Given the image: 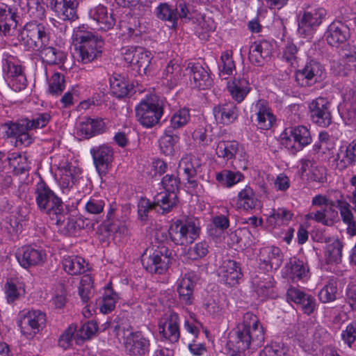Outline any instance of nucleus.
<instances>
[{
    "label": "nucleus",
    "instance_id": "nucleus-1",
    "mask_svg": "<svg viewBox=\"0 0 356 356\" xmlns=\"http://www.w3.org/2000/svg\"><path fill=\"white\" fill-rule=\"evenodd\" d=\"M234 347L231 356H245L248 349L257 350L264 343L265 332L259 318L251 312L245 313L235 330Z\"/></svg>",
    "mask_w": 356,
    "mask_h": 356
},
{
    "label": "nucleus",
    "instance_id": "nucleus-2",
    "mask_svg": "<svg viewBox=\"0 0 356 356\" xmlns=\"http://www.w3.org/2000/svg\"><path fill=\"white\" fill-rule=\"evenodd\" d=\"M34 195L42 213L47 215L57 225L65 222L67 213L63 200L44 181L36 184Z\"/></svg>",
    "mask_w": 356,
    "mask_h": 356
},
{
    "label": "nucleus",
    "instance_id": "nucleus-3",
    "mask_svg": "<svg viewBox=\"0 0 356 356\" xmlns=\"http://www.w3.org/2000/svg\"><path fill=\"white\" fill-rule=\"evenodd\" d=\"M73 40L83 63H89L101 56L104 42L95 35L88 26L82 24L76 27Z\"/></svg>",
    "mask_w": 356,
    "mask_h": 356
},
{
    "label": "nucleus",
    "instance_id": "nucleus-4",
    "mask_svg": "<svg viewBox=\"0 0 356 356\" xmlns=\"http://www.w3.org/2000/svg\"><path fill=\"white\" fill-rule=\"evenodd\" d=\"M18 40L29 49L38 51L49 44L50 32L44 24L32 21L24 26L18 34Z\"/></svg>",
    "mask_w": 356,
    "mask_h": 356
},
{
    "label": "nucleus",
    "instance_id": "nucleus-5",
    "mask_svg": "<svg viewBox=\"0 0 356 356\" xmlns=\"http://www.w3.org/2000/svg\"><path fill=\"white\" fill-rule=\"evenodd\" d=\"M135 110L136 120L146 128H152L158 124L163 113V107L155 97L141 100Z\"/></svg>",
    "mask_w": 356,
    "mask_h": 356
},
{
    "label": "nucleus",
    "instance_id": "nucleus-6",
    "mask_svg": "<svg viewBox=\"0 0 356 356\" xmlns=\"http://www.w3.org/2000/svg\"><path fill=\"white\" fill-rule=\"evenodd\" d=\"M200 228L195 220H177L169 229L170 238L176 245H187L192 243L200 234Z\"/></svg>",
    "mask_w": 356,
    "mask_h": 356
},
{
    "label": "nucleus",
    "instance_id": "nucleus-7",
    "mask_svg": "<svg viewBox=\"0 0 356 356\" xmlns=\"http://www.w3.org/2000/svg\"><path fill=\"white\" fill-rule=\"evenodd\" d=\"M3 72L9 86L15 92H19L26 87V78L21 65L13 56L5 54L3 58Z\"/></svg>",
    "mask_w": 356,
    "mask_h": 356
},
{
    "label": "nucleus",
    "instance_id": "nucleus-8",
    "mask_svg": "<svg viewBox=\"0 0 356 356\" xmlns=\"http://www.w3.org/2000/svg\"><path fill=\"white\" fill-rule=\"evenodd\" d=\"M325 74L323 65L318 61L311 59L301 70L296 72L295 80L302 87H310L321 81Z\"/></svg>",
    "mask_w": 356,
    "mask_h": 356
},
{
    "label": "nucleus",
    "instance_id": "nucleus-9",
    "mask_svg": "<svg viewBox=\"0 0 356 356\" xmlns=\"http://www.w3.org/2000/svg\"><path fill=\"white\" fill-rule=\"evenodd\" d=\"M171 254L172 252L168 248L162 246L152 254L143 255L142 264L151 273L163 274L168 268Z\"/></svg>",
    "mask_w": 356,
    "mask_h": 356
},
{
    "label": "nucleus",
    "instance_id": "nucleus-10",
    "mask_svg": "<svg viewBox=\"0 0 356 356\" xmlns=\"http://www.w3.org/2000/svg\"><path fill=\"white\" fill-rule=\"evenodd\" d=\"M331 104L325 97H319L309 104L312 121L321 127H329L332 121Z\"/></svg>",
    "mask_w": 356,
    "mask_h": 356
},
{
    "label": "nucleus",
    "instance_id": "nucleus-11",
    "mask_svg": "<svg viewBox=\"0 0 356 356\" xmlns=\"http://www.w3.org/2000/svg\"><path fill=\"white\" fill-rule=\"evenodd\" d=\"M282 136V144L287 148L301 149L312 141L310 132L305 126L286 129Z\"/></svg>",
    "mask_w": 356,
    "mask_h": 356
},
{
    "label": "nucleus",
    "instance_id": "nucleus-12",
    "mask_svg": "<svg viewBox=\"0 0 356 356\" xmlns=\"http://www.w3.org/2000/svg\"><path fill=\"white\" fill-rule=\"evenodd\" d=\"M93 163L99 176L106 175L111 168L114 159L113 148L106 145L95 146L90 149Z\"/></svg>",
    "mask_w": 356,
    "mask_h": 356
},
{
    "label": "nucleus",
    "instance_id": "nucleus-13",
    "mask_svg": "<svg viewBox=\"0 0 356 356\" xmlns=\"http://www.w3.org/2000/svg\"><path fill=\"white\" fill-rule=\"evenodd\" d=\"M325 15V10L322 8L310 11H304L299 15L298 31L300 35L309 36L320 26Z\"/></svg>",
    "mask_w": 356,
    "mask_h": 356
},
{
    "label": "nucleus",
    "instance_id": "nucleus-14",
    "mask_svg": "<svg viewBox=\"0 0 356 356\" xmlns=\"http://www.w3.org/2000/svg\"><path fill=\"white\" fill-rule=\"evenodd\" d=\"M124 346L129 356H145L149 353L150 343L140 332H129L124 341Z\"/></svg>",
    "mask_w": 356,
    "mask_h": 356
},
{
    "label": "nucleus",
    "instance_id": "nucleus-15",
    "mask_svg": "<svg viewBox=\"0 0 356 356\" xmlns=\"http://www.w3.org/2000/svg\"><path fill=\"white\" fill-rule=\"evenodd\" d=\"M45 325V314L40 310H31L24 316L20 327L24 334H35L42 330Z\"/></svg>",
    "mask_w": 356,
    "mask_h": 356
},
{
    "label": "nucleus",
    "instance_id": "nucleus-16",
    "mask_svg": "<svg viewBox=\"0 0 356 356\" xmlns=\"http://www.w3.org/2000/svg\"><path fill=\"white\" fill-rule=\"evenodd\" d=\"M124 60L140 74L146 73L151 58L149 52L145 51L143 47H137L126 51Z\"/></svg>",
    "mask_w": 356,
    "mask_h": 356
},
{
    "label": "nucleus",
    "instance_id": "nucleus-17",
    "mask_svg": "<svg viewBox=\"0 0 356 356\" xmlns=\"http://www.w3.org/2000/svg\"><path fill=\"white\" fill-rule=\"evenodd\" d=\"M350 36L348 26L339 20L332 22L325 33L327 43L332 47H339L346 42Z\"/></svg>",
    "mask_w": 356,
    "mask_h": 356
},
{
    "label": "nucleus",
    "instance_id": "nucleus-18",
    "mask_svg": "<svg viewBox=\"0 0 356 356\" xmlns=\"http://www.w3.org/2000/svg\"><path fill=\"white\" fill-rule=\"evenodd\" d=\"M15 254L18 262L24 268L41 264L45 257V254L41 250L29 245L19 248Z\"/></svg>",
    "mask_w": 356,
    "mask_h": 356
},
{
    "label": "nucleus",
    "instance_id": "nucleus-19",
    "mask_svg": "<svg viewBox=\"0 0 356 356\" xmlns=\"http://www.w3.org/2000/svg\"><path fill=\"white\" fill-rule=\"evenodd\" d=\"M184 76L183 67L177 60H171L163 70L161 82L162 84L172 90L177 86Z\"/></svg>",
    "mask_w": 356,
    "mask_h": 356
},
{
    "label": "nucleus",
    "instance_id": "nucleus-20",
    "mask_svg": "<svg viewBox=\"0 0 356 356\" xmlns=\"http://www.w3.org/2000/svg\"><path fill=\"white\" fill-rule=\"evenodd\" d=\"M51 5L61 20L74 21L78 19L76 0H52Z\"/></svg>",
    "mask_w": 356,
    "mask_h": 356
},
{
    "label": "nucleus",
    "instance_id": "nucleus-21",
    "mask_svg": "<svg viewBox=\"0 0 356 356\" xmlns=\"http://www.w3.org/2000/svg\"><path fill=\"white\" fill-rule=\"evenodd\" d=\"M257 126L263 130L270 129L276 122V118L271 111L268 103L264 99H259L255 104Z\"/></svg>",
    "mask_w": 356,
    "mask_h": 356
},
{
    "label": "nucleus",
    "instance_id": "nucleus-22",
    "mask_svg": "<svg viewBox=\"0 0 356 356\" xmlns=\"http://www.w3.org/2000/svg\"><path fill=\"white\" fill-rule=\"evenodd\" d=\"M14 8L4 3H0V32L5 35H10L17 27V19Z\"/></svg>",
    "mask_w": 356,
    "mask_h": 356
},
{
    "label": "nucleus",
    "instance_id": "nucleus-23",
    "mask_svg": "<svg viewBox=\"0 0 356 356\" xmlns=\"http://www.w3.org/2000/svg\"><path fill=\"white\" fill-rule=\"evenodd\" d=\"M91 19L95 20L98 26V29L107 31L115 24V19L112 13H108L106 7L99 5L92 8L89 13Z\"/></svg>",
    "mask_w": 356,
    "mask_h": 356
},
{
    "label": "nucleus",
    "instance_id": "nucleus-24",
    "mask_svg": "<svg viewBox=\"0 0 356 356\" xmlns=\"http://www.w3.org/2000/svg\"><path fill=\"white\" fill-rule=\"evenodd\" d=\"M219 275L222 280L231 286L237 284L243 276L239 264L230 259L223 261L219 269Z\"/></svg>",
    "mask_w": 356,
    "mask_h": 356
},
{
    "label": "nucleus",
    "instance_id": "nucleus-25",
    "mask_svg": "<svg viewBox=\"0 0 356 356\" xmlns=\"http://www.w3.org/2000/svg\"><path fill=\"white\" fill-rule=\"evenodd\" d=\"M200 166L201 163L200 159L192 154H186L182 157L179 161V168L184 171V174L186 175L188 183L191 184L193 188H195L197 185L195 177Z\"/></svg>",
    "mask_w": 356,
    "mask_h": 356
},
{
    "label": "nucleus",
    "instance_id": "nucleus-26",
    "mask_svg": "<svg viewBox=\"0 0 356 356\" xmlns=\"http://www.w3.org/2000/svg\"><path fill=\"white\" fill-rule=\"evenodd\" d=\"M159 332L170 342H177L180 336L178 314L175 312L170 313L165 318L164 322L159 325Z\"/></svg>",
    "mask_w": 356,
    "mask_h": 356
},
{
    "label": "nucleus",
    "instance_id": "nucleus-27",
    "mask_svg": "<svg viewBox=\"0 0 356 356\" xmlns=\"http://www.w3.org/2000/svg\"><path fill=\"white\" fill-rule=\"evenodd\" d=\"M216 120L221 124H229L238 116V108L232 102L219 104L213 108Z\"/></svg>",
    "mask_w": 356,
    "mask_h": 356
},
{
    "label": "nucleus",
    "instance_id": "nucleus-28",
    "mask_svg": "<svg viewBox=\"0 0 356 356\" xmlns=\"http://www.w3.org/2000/svg\"><path fill=\"white\" fill-rule=\"evenodd\" d=\"M190 69L191 81L195 87L205 90L209 88L213 83L207 70L199 63H190L188 67Z\"/></svg>",
    "mask_w": 356,
    "mask_h": 356
},
{
    "label": "nucleus",
    "instance_id": "nucleus-29",
    "mask_svg": "<svg viewBox=\"0 0 356 356\" xmlns=\"http://www.w3.org/2000/svg\"><path fill=\"white\" fill-rule=\"evenodd\" d=\"M40 56L43 63L49 65H63L66 60V54L59 47L46 44L42 49H39Z\"/></svg>",
    "mask_w": 356,
    "mask_h": 356
},
{
    "label": "nucleus",
    "instance_id": "nucleus-30",
    "mask_svg": "<svg viewBox=\"0 0 356 356\" xmlns=\"http://www.w3.org/2000/svg\"><path fill=\"white\" fill-rule=\"evenodd\" d=\"M259 258L262 263L270 268L277 269L282 263L283 254L279 248L269 246L260 250Z\"/></svg>",
    "mask_w": 356,
    "mask_h": 356
},
{
    "label": "nucleus",
    "instance_id": "nucleus-31",
    "mask_svg": "<svg viewBox=\"0 0 356 356\" xmlns=\"http://www.w3.org/2000/svg\"><path fill=\"white\" fill-rule=\"evenodd\" d=\"M237 204L240 208L249 211L260 207V201L250 186H245L237 195Z\"/></svg>",
    "mask_w": 356,
    "mask_h": 356
},
{
    "label": "nucleus",
    "instance_id": "nucleus-32",
    "mask_svg": "<svg viewBox=\"0 0 356 356\" xmlns=\"http://www.w3.org/2000/svg\"><path fill=\"white\" fill-rule=\"evenodd\" d=\"M195 282L192 280L190 274H186L179 281L177 286V292L179 300L182 304L190 305L193 300V289Z\"/></svg>",
    "mask_w": 356,
    "mask_h": 356
},
{
    "label": "nucleus",
    "instance_id": "nucleus-33",
    "mask_svg": "<svg viewBox=\"0 0 356 356\" xmlns=\"http://www.w3.org/2000/svg\"><path fill=\"white\" fill-rule=\"evenodd\" d=\"M61 175L59 185L63 193L69 191L78 181L80 170L72 165H67L60 170Z\"/></svg>",
    "mask_w": 356,
    "mask_h": 356
},
{
    "label": "nucleus",
    "instance_id": "nucleus-34",
    "mask_svg": "<svg viewBox=\"0 0 356 356\" xmlns=\"http://www.w3.org/2000/svg\"><path fill=\"white\" fill-rule=\"evenodd\" d=\"M63 266L65 271L72 275L83 274L88 270V264L83 258L77 256H69L65 258Z\"/></svg>",
    "mask_w": 356,
    "mask_h": 356
},
{
    "label": "nucleus",
    "instance_id": "nucleus-35",
    "mask_svg": "<svg viewBox=\"0 0 356 356\" xmlns=\"http://www.w3.org/2000/svg\"><path fill=\"white\" fill-rule=\"evenodd\" d=\"M110 87L112 93L118 98L127 96L134 89L124 77L117 74H113L110 78Z\"/></svg>",
    "mask_w": 356,
    "mask_h": 356
},
{
    "label": "nucleus",
    "instance_id": "nucleus-36",
    "mask_svg": "<svg viewBox=\"0 0 356 356\" xmlns=\"http://www.w3.org/2000/svg\"><path fill=\"white\" fill-rule=\"evenodd\" d=\"M156 16L161 20L168 22L170 29H176L177 27L178 17L174 8L167 3H160L156 8Z\"/></svg>",
    "mask_w": 356,
    "mask_h": 356
},
{
    "label": "nucleus",
    "instance_id": "nucleus-37",
    "mask_svg": "<svg viewBox=\"0 0 356 356\" xmlns=\"http://www.w3.org/2000/svg\"><path fill=\"white\" fill-rule=\"evenodd\" d=\"M337 167L343 170L349 166H356V139L353 140L342 152V156L337 154Z\"/></svg>",
    "mask_w": 356,
    "mask_h": 356
},
{
    "label": "nucleus",
    "instance_id": "nucleus-38",
    "mask_svg": "<svg viewBox=\"0 0 356 356\" xmlns=\"http://www.w3.org/2000/svg\"><path fill=\"white\" fill-rule=\"evenodd\" d=\"M327 195L329 201L330 211L332 213L337 215V213L332 209L334 207L339 209L340 215L346 211V210L350 209V205L346 201L341 191L339 190H330L327 191Z\"/></svg>",
    "mask_w": 356,
    "mask_h": 356
},
{
    "label": "nucleus",
    "instance_id": "nucleus-39",
    "mask_svg": "<svg viewBox=\"0 0 356 356\" xmlns=\"http://www.w3.org/2000/svg\"><path fill=\"white\" fill-rule=\"evenodd\" d=\"M179 140V136L174 134L170 129H167L159 140L161 152L165 156H172L175 152V146Z\"/></svg>",
    "mask_w": 356,
    "mask_h": 356
},
{
    "label": "nucleus",
    "instance_id": "nucleus-40",
    "mask_svg": "<svg viewBox=\"0 0 356 356\" xmlns=\"http://www.w3.org/2000/svg\"><path fill=\"white\" fill-rule=\"evenodd\" d=\"M286 274L291 279L301 280L306 275L308 269L304 265L302 261L293 257L290 259L289 262L285 266Z\"/></svg>",
    "mask_w": 356,
    "mask_h": 356
},
{
    "label": "nucleus",
    "instance_id": "nucleus-41",
    "mask_svg": "<svg viewBox=\"0 0 356 356\" xmlns=\"http://www.w3.org/2000/svg\"><path fill=\"white\" fill-rule=\"evenodd\" d=\"M115 211L114 208H111L107 214V220H105L100 226L99 230L102 233H105L107 236H110L114 233L126 234L127 232L125 225L118 220L110 221V218Z\"/></svg>",
    "mask_w": 356,
    "mask_h": 356
},
{
    "label": "nucleus",
    "instance_id": "nucleus-42",
    "mask_svg": "<svg viewBox=\"0 0 356 356\" xmlns=\"http://www.w3.org/2000/svg\"><path fill=\"white\" fill-rule=\"evenodd\" d=\"M216 179L221 185L229 188L243 181L244 175L238 171L223 170L216 174Z\"/></svg>",
    "mask_w": 356,
    "mask_h": 356
},
{
    "label": "nucleus",
    "instance_id": "nucleus-43",
    "mask_svg": "<svg viewBox=\"0 0 356 356\" xmlns=\"http://www.w3.org/2000/svg\"><path fill=\"white\" fill-rule=\"evenodd\" d=\"M216 154L218 157L229 160L234 157L238 150V143L236 141H220L216 147Z\"/></svg>",
    "mask_w": 356,
    "mask_h": 356
},
{
    "label": "nucleus",
    "instance_id": "nucleus-44",
    "mask_svg": "<svg viewBox=\"0 0 356 356\" xmlns=\"http://www.w3.org/2000/svg\"><path fill=\"white\" fill-rule=\"evenodd\" d=\"M171 197V193L165 190L154 197L153 203L155 207L159 206L163 212H169L177 202V197L172 199Z\"/></svg>",
    "mask_w": 356,
    "mask_h": 356
},
{
    "label": "nucleus",
    "instance_id": "nucleus-45",
    "mask_svg": "<svg viewBox=\"0 0 356 356\" xmlns=\"http://www.w3.org/2000/svg\"><path fill=\"white\" fill-rule=\"evenodd\" d=\"M303 52L300 47H297L293 42H288L283 49V58L291 65L297 63L301 59Z\"/></svg>",
    "mask_w": 356,
    "mask_h": 356
},
{
    "label": "nucleus",
    "instance_id": "nucleus-46",
    "mask_svg": "<svg viewBox=\"0 0 356 356\" xmlns=\"http://www.w3.org/2000/svg\"><path fill=\"white\" fill-rule=\"evenodd\" d=\"M50 120V114L42 113L35 114L31 120L24 118V122H25L27 131H30L44 127Z\"/></svg>",
    "mask_w": 356,
    "mask_h": 356
},
{
    "label": "nucleus",
    "instance_id": "nucleus-47",
    "mask_svg": "<svg viewBox=\"0 0 356 356\" xmlns=\"http://www.w3.org/2000/svg\"><path fill=\"white\" fill-rule=\"evenodd\" d=\"M343 244L339 240H335L329 244L326 250L327 263H339L341 261Z\"/></svg>",
    "mask_w": 356,
    "mask_h": 356
},
{
    "label": "nucleus",
    "instance_id": "nucleus-48",
    "mask_svg": "<svg viewBox=\"0 0 356 356\" xmlns=\"http://www.w3.org/2000/svg\"><path fill=\"white\" fill-rule=\"evenodd\" d=\"M8 160L10 165L13 167L14 172L17 175L24 174L30 169L26 156L13 153L12 157H9Z\"/></svg>",
    "mask_w": 356,
    "mask_h": 356
},
{
    "label": "nucleus",
    "instance_id": "nucleus-49",
    "mask_svg": "<svg viewBox=\"0 0 356 356\" xmlns=\"http://www.w3.org/2000/svg\"><path fill=\"white\" fill-rule=\"evenodd\" d=\"M98 330V326L95 321H88L84 323L78 330L76 335V343L79 340L85 341L90 339Z\"/></svg>",
    "mask_w": 356,
    "mask_h": 356
},
{
    "label": "nucleus",
    "instance_id": "nucleus-50",
    "mask_svg": "<svg viewBox=\"0 0 356 356\" xmlns=\"http://www.w3.org/2000/svg\"><path fill=\"white\" fill-rule=\"evenodd\" d=\"M190 120V112L188 108L179 109L175 112L170 120V127L173 129H179L186 125Z\"/></svg>",
    "mask_w": 356,
    "mask_h": 356
},
{
    "label": "nucleus",
    "instance_id": "nucleus-51",
    "mask_svg": "<svg viewBox=\"0 0 356 356\" xmlns=\"http://www.w3.org/2000/svg\"><path fill=\"white\" fill-rule=\"evenodd\" d=\"M293 214L285 208L273 209L272 213L268 218V222L271 225L284 223L292 218Z\"/></svg>",
    "mask_w": 356,
    "mask_h": 356
},
{
    "label": "nucleus",
    "instance_id": "nucleus-52",
    "mask_svg": "<svg viewBox=\"0 0 356 356\" xmlns=\"http://www.w3.org/2000/svg\"><path fill=\"white\" fill-rule=\"evenodd\" d=\"M329 211H330V209H322L316 211L309 212L305 215V219L307 220H314L324 225L331 226L333 225L334 220L328 216L327 213Z\"/></svg>",
    "mask_w": 356,
    "mask_h": 356
},
{
    "label": "nucleus",
    "instance_id": "nucleus-53",
    "mask_svg": "<svg viewBox=\"0 0 356 356\" xmlns=\"http://www.w3.org/2000/svg\"><path fill=\"white\" fill-rule=\"evenodd\" d=\"M164 189L171 193V198L177 197V192L179 189V179L174 175H165L161 181Z\"/></svg>",
    "mask_w": 356,
    "mask_h": 356
},
{
    "label": "nucleus",
    "instance_id": "nucleus-54",
    "mask_svg": "<svg viewBox=\"0 0 356 356\" xmlns=\"http://www.w3.org/2000/svg\"><path fill=\"white\" fill-rule=\"evenodd\" d=\"M288 348L282 343L273 342L265 346L259 356H286Z\"/></svg>",
    "mask_w": 356,
    "mask_h": 356
},
{
    "label": "nucleus",
    "instance_id": "nucleus-55",
    "mask_svg": "<svg viewBox=\"0 0 356 356\" xmlns=\"http://www.w3.org/2000/svg\"><path fill=\"white\" fill-rule=\"evenodd\" d=\"M232 51H224L220 57L222 66L220 67V75H230L232 74L233 70L235 67L234 60L232 58Z\"/></svg>",
    "mask_w": 356,
    "mask_h": 356
},
{
    "label": "nucleus",
    "instance_id": "nucleus-56",
    "mask_svg": "<svg viewBox=\"0 0 356 356\" xmlns=\"http://www.w3.org/2000/svg\"><path fill=\"white\" fill-rule=\"evenodd\" d=\"M337 288L334 282H328L319 292L318 297L323 303L334 301L336 299Z\"/></svg>",
    "mask_w": 356,
    "mask_h": 356
},
{
    "label": "nucleus",
    "instance_id": "nucleus-57",
    "mask_svg": "<svg viewBox=\"0 0 356 356\" xmlns=\"http://www.w3.org/2000/svg\"><path fill=\"white\" fill-rule=\"evenodd\" d=\"M65 89V79L60 73H55L49 85V92L53 95H60Z\"/></svg>",
    "mask_w": 356,
    "mask_h": 356
},
{
    "label": "nucleus",
    "instance_id": "nucleus-58",
    "mask_svg": "<svg viewBox=\"0 0 356 356\" xmlns=\"http://www.w3.org/2000/svg\"><path fill=\"white\" fill-rule=\"evenodd\" d=\"M76 328L77 327L76 325L71 324L65 330L58 339V344L60 347L64 349H67L72 345V338L74 336Z\"/></svg>",
    "mask_w": 356,
    "mask_h": 356
},
{
    "label": "nucleus",
    "instance_id": "nucleus-59",
    "mask_svg": "<svg viewBox=\"0 0 356 356\" xmlns=\"http://www.w3.org/2000/svg\"><path fill=\"white\" fill-rule=\"evenodd\" d=\"M343 223L347 225L346 232L350 236H356V220L350 209L341 214Z\"/></svg>",
    "mask_w": 356,
    "mask_h": 356
},
{
    "label": "nucleus",
    "instance_id": "nucleus-60",
    "mask_svg": "<svg viewBox=\"0 0 356 356\" xmlns=\"http://www.w3.org/2000/svg\"><path fill=\"white\" fill-rule=\"evenodd\" d=\"M341 338L345 343L351 347L356 340V321H353L346 326V329L342 331Z\"/></svg>",
    "mask_w": 356,
    "mask_h": 356
},
{
    "label": "nucleus",
    "instance_id": "nucleus-61",
    "mask_svg": "<svg viewBox=\"0 0 356 356\" xmlns=\"http://www.w3.org/2000/svg\"><path fill=\"white\" fill-rule=\"evenodd\" d=\"M208 248L209 245L205 241L197 243L189 249V257L192 259L202 258L208 253Z\"/></svg>",
    "mask_w": 356,
    "mask_h": 356
},
{
    "label": "nucleus",
    "instance_id": "nucleus-62",
    "mask_svg": "<svg viewBox=\"0 0 356 356\" xmlns=\"http://www.w3.org/2000/svg\"><path fill=\"white\" fill-rule=\"evenodd\" d=\"M25 124H26L25 122H24V119H21L15 123L6 124L7 129L6 131V136L8 138H16L21 131H27Z\"/></svg>",
    "mask_w": 356,
    "mask_h": 356
},
{
    "label": "nucleus",
    "instance_id": "nucleus-63",
    "mask_svg": "<svg viewBox=\"0 0 356 356\" xmlns=\"http://www.w3.org/2000/svg\"><path fill=\"white\" fill-rule=\"evenodd\" d=\"M153 202H150L149 200L142 197L139 200L138 204V217L141 220H146L147 218V213L149 210L154 209Z\"/></svg>",
    "mask_w": 356,
    "mask_h": 356
},
{
    "label": "nucleus",
    "instance_id": "nucleus-64",
    "mask_svg": "<svg viewBox=\"0 0 356 356\" xmlns=\"http://www.w3.org/2000/svg\"><path fill=\"white\" fill-rule=\"evenodd\" d=\"M104 201L96 198H90L86 204V211L92 214H98L102 212Z\"/></svg>",
    "mask_w": 356,
    "mask_h": 356
}]
</instances>
